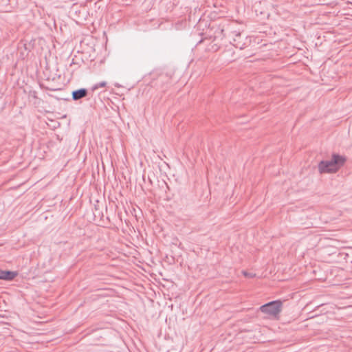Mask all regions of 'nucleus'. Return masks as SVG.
<instances>
[{
  "label": "nucleus",
  "instance_id": "f257e3e1",
  "mask_svg": "<svg viewBox=\"0 0 352 352\" xmlns=\"http://www.w3.org/2000/svg\"><path fill=\"white\" fill-rule=\"evenodd\" d=\"M346 162V158L338 154H333L329 160H322L318 164L320 173H336L342 166Z\"/></svg>",
  "mask_w": 352,
  "mask_h": 352
},
{
  "label": "nucleus",
  "instance_id": "f03ea898",
  "mask_svg": "<svg viewBox=\"0 0 352 352\" xmlns=\"http://www.w3.org/2000/svg\"><path fill=\"white\" fill-rule=\"evenodd\" d=\"M282 305L280 300H274L262 305L260 310L270 316L276 317L281 311Z\"/></svg>",
  "mask_w": 352,
  "mask_h": 352
},
{
  "label": "nucleus",
  "instance_id": "7ed1b4c3",
  "mask_svg": "<svg viewBox=\"0 0 352 352\" xmlns=\"http://www.w3.org/2000/svg\"><path fill=\"white\" fill-rule=\"evenodd\" d=\"M233 34V41L230 42L235 47L239 48L240 50H243L245 47V43H242L240 41L241 38V33L240 32H232Z\"/></svg>",
  "mask_w": 352,
  "mask_h": 352
},
{
  "label": "nucleus",
  "instance_id": "20e7f679",
  "mask_svg": "<svg viewBox=\"0 0 352 352\" xmlns=\"http://www.w3.org/2000/svg\"><path fill=\"white\" fill-rule=\"evenodd\" d=\"M88 94L87 89L81 88L72 91V96L74 100H78L87 96Z\"/></svg>",
  "mask_w": 352,
  "mask_h": 352
},
{
  "label": "nucleus",
  "instance_id": "39448f33",
  "mask_svg": "<svg viewBox=\"0 0 352 352\" xmlns=\"http://www.w3.org/2000/svg\"><path fill=\"white\" fill-rule=\"evenodd\" d=\"M17 274L12 271H3L0 270V279L11 280H13Z\"/></svg>",
  "mask_w": 352,
  "mask_h": 352
},
{
  "label": "nucleus",
  "instance_id": "423d86ee",
  "mask_svg": "<svg viewBox=\"0 0 352 352\" xmlns=\"http://www.w3.org/2000/svg\"><path fill=\"white\" fill-rule=\"evenodd\" d=\"M106 85H107L106 82H104V81L100 82L99 83H97V84L94 85L93 88H92V89L93 90H96V89L100 88V87H104L106 86Z\"/></svg>",
  "mask_w": 352,
  "mask_h": 352
},
{
  "label": "nucleus",
  "instance_id": "0eeeda50",
  "mask_svg": "<svg viewBox=\"0 0 352 352\" xmlns=\"http://www.w3.org/2000/svg\"><path fill=\"white\" fill-rule=\"evenodd\" d=\"M243 274L245 276V277H248V278H254L255 277L256 274H254V273H250V272H247L245 271H243L242 272Z\"/></svg>",
  "mask_w": 352,
  "mask_h": 352
}]
</instances>
